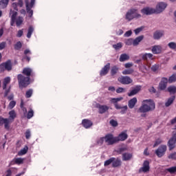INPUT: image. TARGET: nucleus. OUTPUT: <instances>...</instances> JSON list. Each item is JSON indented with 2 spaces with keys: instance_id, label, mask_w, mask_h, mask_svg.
Segmentation results:
<instances>
[{
  "instance_id": "1",
  "label": "nucleus",
  "mask_w": 176,
  "mask_h": 176,
  "mask_svg": "<svg viewBox=\"0 0 176 176\" xmlns=\"http://www.w3.org/2000/svg\"><path fill=\"white\" fill-rule=\"evenodd\" d=\"M32 72V69L30 67L24 68L23 74L26 75L27 77L23 76V74L18 75V81L20 87H27L30 85V76Z\"/></svg>"
},
{
  "instance_id": "2",
  "label": "nucleus",
  "mask_w": 176,
  "mask_h": 176,
  "mask_svg": "<svg viewBox=\"0 0 176 176\" xmlns=\"http://www.w3.org/2000/svg\"><path fill=\"white\" fill-rule=\"evenodd\" d=\"M155 109V102L153 100H144L142 102V105L138 110L139 113H146V112H149L151 111H153Z\"/></svg>"
},
{
  "instance_id": "3",
  "label": "nucleus",
  "mask_w": 176,
  "mask_h": 176,
  "mask_svg": "<svg viewBox=\"0 0 176 176\" xmlns=\"http://www.w3.org/2000/svg\"><path fill=\"white\" fill-rule=\"evenodd\" d=\"M10 16H11V25L13 26L14 23L16 24V27H20L23 24V17H17V12L11 10L10 12Z\"/></svg>"
},
{
  "instance_id": "4",
  "label": "nucleus",
  "mask_w": 176,
  "mask_h": 176,
  "mask_svg": "<svg viewBox=\"0 0 176 176\" xmlns=\"http://www.w3.org/2000/svg\"><path fill=\"white\" fill-rule=\"evenodd\" d=\"M140 18H141V14L138 12L137 9H134V8L129 10L125 15V19L126 20H128V21H131L133 19H140Z\"/></svg>"
},
{
  "instance_id": "5",
  "label": "nucleus",
  "mask_w": 176,
  "mask_h": 176,
  "mask_svg": "<svg viewBox=\"0 0 176 176\" xmlns=\"http://www.w3.org/2000/svg\"><path fill=\"white\" fill-rule=\"evenodd\" d=\"M25 5H26V12L28 13L29 17H32V15L34 14V11L31 10V8L35 5V0H25Z\"/></svg>"
},
{
  "instance_id": "6",
  "label": "nucleus",
  "mask_w": 176,
  "mask_h": 176,
  "mask_svg": "<svg viewBox=\"0 0 176 176\" xmlns=\"http://www.w3.org/2000/svg\"><path fill=\"white\" fill-rule=\"evenodd\" d=\"M167 151V146L162 144L159 146L158 149L155 150V155L157 157H163L166 155V151Z\"/></svg>"
},
{
  "instance_id": "7",
  "label": "nucleus",
  "mask_w": 176,
  "mask_h": 176,
  "mask_svg": "<svg viewBox=\"0 0 176 176\" xmlns=\"http://www.w3.org/2000/svg\"><path fill=\"white\" fill-rule=\"evenodd\" d=\"M104 142L107 145H113V144L118 142L116 140V137H113V135L109 134L104 136Z\"/></svg>"
},
{
  "instance_id": "8",
  "label": "nucleus",
  "mask_w": 176,
  "mask_h": 176,
  "mask_svg": "<svg viewBox=\"0 0 176 176\" xmlns=\"http://www.w3.org/2000/svg\"><path fill=\"white\" fill-rule=\"evenodd\" d=\"M118 80L120 83H122V85H130V83H133V79L129 76H121L118 78Z\"/></svg>"
},
{
  "instance_id": "9",
  "label": "nucleus",
  "mask_w": 176,
  "mask_h": 176,
  "mask_svg": "<svg viewBox=\"0 0 176 176\" xmlns=\"http://www.w3.org/2000/svg\"><path fill=\"white\" fill-rule=\"evenodd\" d=\"M141 13L146 16H149L153 14V13H156V10L151 7H145L141 10Z\"/></svg>"
},
{
  "instance_id": "10",
  "label": "nucleus",
  "mask_w": 176,
  "mask_h": 176,
  "mask_svg": "<svg viewBox=\"0 0 176 176\" xmlns=\"http://www.w3.org/2000/svg\"><path fill=\"white\" fill-rule=\"evenodd\" d=\"M166 8H167V3L160 2L157 4L155 10V13H162Z\"/></svg>"
},
{
  "instance_id": "11",
  "label": "nucleus",
  "mask_w": 176,
  "mask_h": 176,
  "mask_svg": "<svg viewBox=\"0 0 176 176\" xmlns=\"http://www.w3.org/2000/svg\"><path fill=\"white\" fill-rule=\"evenodd\" d=\"M164 36V30H158L153 32V38L155 39V41H159L161 38Z\"/></svg>"
},
{
  "instance_id": "12",
  "label": "nucleus",
  "mask_w": 176,
  "mask_h": 176,
  "mask_svg": "<svg viewBox=\"0 0 176 176\" xmlns=\"http://www.w3.org/2000/svg\"><path fill=\"white\" fill-rule=\"evenodd\" d=\"M168 83V79L167 78H162L159 83L158 88L160 90H166L167 89V84Z\"/></svg>"
},
{
  "instance_id": "13",
  "label": "nucleus",
  "mask_w": 176,
  "mask_h": 176,
  "mask_svg": "<svg viewBox=\"0 0 176 176\" xmlns=\"http://www.w3.org/2000/svg\"><path fill=\"white\" fill-rule=\"evenodd\" d=\"M175 142H176V135H174L168 142V146H169L170 151L175 148Z\"/></svg>"
},
{
  "instance_id": "14",
  "label": "nucleus",
  "mask_w": 176,
  "mask_h": 176,
  "mask_svg": "<svg viewBox=\"0 0 176 176\" xmlns=\"http://www.w3.org/2000/svg\"><path fill=\"white\" fill-rule=\"evenodd\" d=\"M140 173H148L149 171V162L144 161L143 166L139 170Z\"/></svg>"
},
{
  "instance_id": "15",
  "label": "nucleus",
  "mask_w": 176,
  "mask_h": 176,
  "mask_svg": "<svg viewBox=\"0 0 176 176\" xmlns=\"http://www.w3.org/2000/svg\"><path fill=\"white\" fill-rule=\"evenodd\" d=\"M96 107L99 109V113H105V112L109 109V107L100 104H96Z\"/></svg>"
},
{
  "instance_id": "16",
  "label": "nucleus",
  "mask_w": 176,
  "mask_h": 176,
  "mask_svg": "<svg viewBox=\"0 0 176 176\" xmlns=\"http://www.w3.org/2000/svg\"><path fill=\"white\" fill-rule=\"evenodd\" d=\"M0 68H4L6 71L12 70V62H10V60H8L7 62L2 63L0 65Z\"/></svg>"
},
{
  "instance_id": "17",
  "label": "nucleus",
  "mask_w": 176,
  "mask_h": 176,
  "mask_svg": "<svg viewBox=\"0 0 176 176\" xmlns=\"http://www.w3.org/2000/svg\"><path fill=\"white\" fill-rule=\"evenodd\" d=\"M142 39H144V36H140L134 40H133V38H129L128 42L129 43H131L133 42V45H138V43H140V42H141Z\"/></svg>"
},
{
  "instance_id": "18",
  "label": "nucleus",
  "mask_w": 176,
  "mask_h": 176,
  "mask_svg": "<svg viewBox=\"0 0 176 176\" xmlns=\"http://www.w3.org/2000/svg\"><path fill=\"white\" fill-rule=\"evenodd\" d=\"M111 67V65L109 63L107 64L100 71V76H105L108 72L109 71V68Z\"/></svg>"
},
{
  "instance_id": "19",
  "label": "nucleus",
  "mask_w": 176,
  "mask_h": 176,
  "mask_svg": "<svg viewBox=\"0 0 176 176\" xmlns=\"http://www.w3.org/2000/svg\"><path fill=\"white\" fill-rule=\"evenodd\" d=\"M140 90H141V86L140 85L136 86L133 89H132L130 93L128 94L129 97H131L133 96H135V94L139 93Z\"/></svg>"
},
{
  "instance_id": "20",
  "label": "nucleus",
  "mask_w": 176,
  "mask_h": 176,
  "mask_svg": "<svg viewBox=\"0 0 176 176\" xmlns=\"http://www.w3.org/2000/svg\"><path fill=\"white\" fill-rule=\"evenodd\" d=\"M127 133L125 132L121 133L118 137H116L117 142H119V141H125V140H127Z\"/></svg>"
},
{
  "instance_id": "21",
  "label": "nucleus",
  "mask_w": 176,
  "mask_h": 176,
  "mask_svg": "<svg viewBox=\"0 0 176 176\" xmlns=\"http://www.w3.org/2000/svg\"><path fill=\"white\" fill-rule=\"evenodd\" d=\"M151 50L153 54H160V53H162V47L160 45H154Z\"/></svg>"
},
{
  "instance_id": "22",
  "label": "nucleus",
  "mask_w": 176,
  "mask_h": 176,
  "mask_svg": "<svg viewBox=\"0 0 176 176\" xmlns=\"http://www.w3.org/2000/svg\"><path fill=\"white\" fill-rule=\"evenodd\" d=\"M82 123L85 129H90L93 126V122L89 120H83Z\"/></svg>"
},
{
  "instance_id": "23",
  "label": "nucleus",
  "mask_w": 176,
  "mask_h": 176,
  "mask_svg": "<svg viewBox=\"0 0 176 176\" xmlns=\"http://www.w3.org/2000/svg\"><path fill=\"white\" fill-rule=\"evenodd\" d=\"M135 104H137V98H133L128 102V107L131 109H133L134 107H135Z\"/></svg>"
},
{
  "instance_id": "24",
  "label": "nucleus",
  "mask_w": 176,
  "mask_h": 176,
  "mask_svg": "<svg viewBox=\"0 0 176 176\" xmlns=\"http://www.w3.org/2000/svg\"><path fill=\"white\" fill-rule=\"evenodd\" d=\"M123 100V97L119 98H113L110 99L111 104H113L114 106L118 104V102H120Z\"/></svg>"
},
{
  "instance_id": "25",
  "label": "nucleus",
  "mask_w": 176,
  "mask_h": 176,
  "mask_svg": "<svg viewBox=\"0 0 176 176\" xmlns=\"http://www.w3.org/2000/svg\"><path fill=\"white\" fill-rule=\"evenodd\" d=\"M129 59H130V56L129 55H127V54H122L120 55V61L121 63L127 61V60H129Z\"/></svg>"
},
{
  "instance_id": "26",
  "label": "nucleus",
  "mask_w": 176,
  "mask_h": 176,
  "mask_svg": "<svg viewBox=\"0 0 176 176\" xmlns=\"http://www.w3.org/2000/svg\"><path fill=\"white\" fill-rule=\"evenodd\" d=\"M143 60H153V54H144L142 55Z\"/></svg>"
},
{
  "instance_id": "27",
  "label": "nucleus",
  "mask_w": 176,
  "mask_h": 176,
  "mask_svg": "<svg viewBox=\"0 0 176 176\" xmlns=\"http://www.w3.org/2000/svg\"><path fill=\"white\" fill-rule=\"evenodd\" d=\"M8 3L9 0H1L0 1V9H5V8H7Z\"/></svg>"
},
{
  "instance_id": "28",
  "label": "nucleus",
  "mask_w": 176,
  "mask_h": 176,
  "mask_svg": "<svg viewBox=\"0 0 176 176\" xmlns=\"http://www.w3.org/2000/svg\"><path fill=\"white\" fill-rule=\"evenodd\" d=\"M133 157V155L131 153H125L122 154V160L127 161L130 160Z\"/></svg>"
},
{
  "instance_id": "29",
  "label": "nucleus",
  "mask_w": 176,
  "mask_h": 176,
  "mask_svg": "<svg viewBox=\"0 0 176 176\" xmlns=\"http://www.w3.org/2000/svg\"><path fill=\"white\" fill-rule=\"evenodd\" d=\"M122 164V161L119 159H115L113 158L112 166L113 167H119Z\"/></svg>"
},
{
  "instance_id": "30",
  "label": "nucleus",
  "mask_w": 176,
  "mask_h": 176,
  "mask_svg": "<svg viewBox=\"0 0 176 176\" xmlns=\"http://www.w3.org/2000/svg\"><path fill=\"white\" fill-rule=\"evenodd\" d=\"M10 83V77H6L4 78L3 82V89L5 90L6 89V86Z\"/></svg>"
},
{
  "instance_id": "31",
  "label": "nucleus",
  "mask_w": 176,
  "mask_h": 176,
  "mask_svg": "<svg viewBox=\"0 0 176 176\" xmlns=\"http://www.w3.org/2000/svg\"><path fill=\"white\" fill-rule=\"evenodd\" d=\"M12 121H11L9 118H6V120L4 121V127L6 129V130H9L10 129V124L12 123Z\"/></svg>"
},
{
  "instance_id": "32",
  "label": "nucleus",
  "mask_w": 176,
  "mask_h": 176,
  "mask_svg": "<svg viewBox=\"0 0 176 176\" xmlns=\"http://www.w3.org/2000/svg\"><path fill=\"white\" fill-rule=\"evenodd\" d=\"M167 91L170 94H175L176 93V87L175 86H169L167 89Z\"/></svg>"
},
{
  "instance_id": "33",
  "label": "nucleus",
  "mask_w": 176,
  "mask_h": 176,
  "mask_svg": "<svg viewBox=\"0 0 176 176\" xmlns=\"http://www.w3.org/2000/svg\"><path fill=\"white\" fill-rule=\"evenodd\" d=\"M174 100H175V96L168 98L167 102L165 103L166 107H170V105L174 102Z\"/></svg>"
},
{
  "instance_id": "34",
  "label": "nucleus",
  "mask_w": 176,
  "mask_h": 176,
  "mask_svg": "<svg viewBox=\"0 0 176 176\" xmlns=\"http://www.w3.org/2000/svg\"><path fill=\"white\" fill-rule=\"evenodd\" d=\"M9 115H10L9 120L11 122H13V120H14V118H16V112L14 110H12L11 111L9 112Z\"/></svg>"
},
{
  "instance_id": "35",
  "label": "nucleus",
  "mask_w": 176,
  "mask_h": 176,
  "mask_svg": "<svg viewBox=\"0 0 176 176\" xmlns=\"http://www.w3.org/2000/svg\"><path fill=\"white\" fill-rule=\"evenodd\" d=\"M27 152H28V146H25L23 149H21L18 155L19 156H23V155H25V153H27Z\"/></svg>"
},
{
  "instance_id": "36",
  "label": "nucleus",
  "mask_w": 176,
  "mask_h": 176,
  "mask_svg": "<svg viewBox=\"0 0 176 176\" xmlns=\"http://www.w3.org/2000/svg\"><path fill=\"white\" fill-rule=\"evenodd\" d=\"M134 72V69H126L122 72L123 75H131Z\"/></svg>"
},
{
  "instance_id": "37",
  "label": "nucleus",
  "mask_w": 176,
  "mask_h": 176,
  "mask_svg": "<svg viewBox=\"0 0 176 176\" xmlns=\"http://www.w3.org/2000/svg\"><path fill=\"white\" fill-rule=\"evenodd\" d=\"M32 32H34V28L32 26H30L28 30L27 38H31V35H32Z\"/></svg>"
},
{
  "instance_id": "38",
  "label": "nucleus",
  "mask_w": 176,
  "mask_h": 176,
  "mask_svg": "<svg viewBox=\"0 0 176 176\" xmlns=\"http://www.w3.org/2000/svg\"><path fill=\"white\" fill-rule=\"evenodd\" d=\"M13 162L15 163V164H23V162H24V159L15 158L13 160Z\"/></svg>"
},
{
  "instance_id": "39",
  "label": "nucleus",
  "mask_w": 176,
  "mask_h": 176,
  "mask_svg": "<svg viewBox=\"0 0 176 176\" xmlns=\"http://www.w3.org/2000/svg\"><path fill=\"white\" fill-rule=\"evenodd\" d=\"M104 141H105V137L98 138L96 140V142L98 145H102V144H104Z\"/></svg>"
},
{
  "instance_id": "40",
  "label": "nucleus",
  "mask_w": 176,
  "mask_h": 176,
  "mask_svg": "<svg viewBox=\"0 0 176 176\" xmlns=\"http://www.w3.org/2000/svg\"><path fill=\"white\" fill-rule=\"evenodd\" d=\"M175 80H176V74L172 75V76L169 78V79L168 80V82L169 83H173V82H175Z\"/></svg>"
},
{
  "instance_id": "41",
  "label": "nucleus",
  "mask_w": 176,
  "mask_h": 176,
  "mask_svg": "<svg viewBox=\"0 0 176 176\" xmlns=\"http://www.w3.org/2000/svg\"><path fill=\"white\" fill-rule=\"evenodd\" d=\"M127 105L123 106L122 107L120 108L121 111H120V113L122 115H124V113H126V112H127Z\"/></svg>"
},
{
  "instance_id": "42",
  "label": "nucleus",
  "mask_w": 176,
  "mask_h": 176,
  "mask_svg": "<svg viewBox=\"0 0 176 176\" xmlns=\"http://www.w3.org/2000/svg\"><path fill=\"white\" fill-rule=\"evenodd\" d=\"M113 157H111L104 162V166H109V164L113 163Z\"/></svg>"
},
{
  "instance_id": "43",
  "label": "nucleus",
  "mask_w": 176,
  "mask_h": 176,
  "mask_svg": "<svg viewBox=\"0 0 176 176\" xmlns=\"http://www.w3.org/2000/svg\"><path fill=\"white\" fill-rule=\"evenodd\" d=\"M14 107H16V101L12 100L8 105V108L10 109H12V108H14Z\"/></svg>"
},
{
  "instance_id": "44",
  "label": "nucleus",
  "mask_w": 176,
  "mask_h": 176,
  "mask_svg": "<svg viewBox=\"0 0 176 176\" xmlns=\"http://www.w3.org/2000/svg\"><path fill=\"white\" fill-rule=\"evenodd\" d=\"M168 157L172 160H176V152L170 153Z\"/></svg>"
},
{
  "instance_id": "45",
  "label": "nucleus",
  "mask_w": 176,
  "mask_h": 176,
  "mask_svg": "<svg viewBox=\"0 0 176 176\" xmlns=\"http://www.w3.org/2000/svg\"><path fill=\"white\" fill-rule=\"evenodd\" d=\"M144 26H142L140 28H138L137 29H135L134 30V32L136 35H138V34H140V32H141V31H142V30H144Z\"/></svg>"
},
{
  "instance_id": "46",
  "label": "nucleus",
  "mask_w": 176,
  "mask_h": 176,
  "mask_svg": "<svg viewBox=\"0 0 176 176\" xmlns=\"http://www.w3.org/2000/svg\"><path fill=\"white\" fill-rule=\"evenodd\" d=\"M131 35H133V31H131V30H128V31H126V32L124 33V36L125 38H129V37H130Z\"/></svg>"
},
{
  "instance_id": "47",
  "label": "nucleus",
  "mask_w": 176,
  "mask_h": 176,
  "mask_svg": "<svg viewBox=\"0 0 176 176\" xmlns=\"http://www.w3.org/2000/svg\"><path fill=\"white\" fill-rule=\"evenodd\" d=\"M32 116H34V111L32 109H30L28 113L27 118L28 119H31Z\"/></svg>"
},
{
  "instance_id": "48",
  "label": "nucleus",
  "mask_w": 176,
  "mask_h": 176,
  "mask_svg": "<svg viewBox=\"0 0 176 176\" xmlns=\"http://www.w3.org/2000/svg\"><path fill=\"white\" fill-rule=\"evenodd\" d=\"M167 170L169 173H170V174H174V173H176V166H173Z\"/></svg>"
},
{
  "instance_id": "49",
  "label": "nucleus",
  "mask_w": 176,
  "mask_h": 176,
  "mask_svg": "<svg viewBox=\"0 0 176 176\" xmlns=\"http://www.w3.org/2000/svg\"><path fill=\"white\" fill-rule=\"evenodd\" d=\"M126 89L123 87H119L116 89V93L120 94V93H125Z\"/></svg>"
},
{
  "instance_id": "50",
  "label": "nucleus",
  "mask_w": 176,
  "mask_h": 176,
  "mask_svg": "<svg viewBox=\"0 0 176 176\" xmlns=\"http://www.w3.org/2000/svg\"><path fill=\"white\" fill-rule=\"evenodd\" d=\"M162 142H163V140H162V139H157L153 145V148H155V146H157V145H160Z\"/></svg>"
},
{
  "instance_id": "51",
  "label": "nucleus",
  "mask_w": 176,
  "mask_h": 176,
  "mask_svg": "<svg viewBox=\"0 0 176 176\" xmlns=\"http://www.w3.org/2000/svg\"><path fill=\"white\" fill-rule=\"evenodd\" d=\"M23 34H24V30H20L18 31L17 34H16V36L18 38H21V36H23Z\"/></svg>"
},
{
  "instance_id": "52",
  "label": "nucleus",
  "mask_w": 176,
  "mask_h": 176,
  "mask_svg": "<svg viewBox=\"0 0 176 176\" xmlns=\"http://www.w3.org/2000/svg\"><path fill=\"white\" fill-rule=\"evenodd\" d=\"M118 67H113L111 69V75H112V76L116 75V74L118 73Z\"/></svg>"
},
{
  "instance_id": "53",
  "label": "nucleus",
  "mask_w": 176,
  "mask_h": 176,
  "mask_svg": "<svg viewBox=\"0 0 176 176\" xmlns=\"http://www.w3.org/2000/svg\"><path fill=\"white\" fill-rule=\"evenodd\" d=\"M26 98H30L32 96V89H30L26 91Z\"/></svg>"
},
{
  "instance_id": "54",
  "label": "nucleus",
  "mask_w": 176,
  "mask_h": 176,
  "mask_svg": "<svg viewBox=\"0 0 176 176\" xmlns=\"http://www.w3.org/2000/svg\"><path fill=\"white\" fill-rule=\"evenodd\" d=\"M30 137H31V131H30V129H28L25 132V138L27 140H29Z\"/></svg>"
},
{
  "instance_id": "55",
  "label": "nucleus",
  "mask_w": 176,
  "mask_h": 176,
  "mask_svg": "<svg viewBox=\"0 0 176 176\" xmlns=\"http://www.w3.org/2000/svg\"><path fill=\"white\" fill-rule=\"evenodd\" d=\"M110 124H111L113 127H116V126H118V122L114 120H111L110 121Z\"/></svg>"
},
{
  "instance_id": "56",
  "label": "nucleus",
  "mask_w": 176,
  "mask_h": 176,
  "mask_svg": "<svg viewBox=\"0 0 176 176\" xmlns=\"http://www.w3.org/2000/svg\"><path fill=\"white\" fill-rule=\"evenodd\" d=\"M113 47L115 50H120L122 49V45H113Z\"/></svg>"
},
{
  "instance_id": "57",
  "label": "nucleus",
  "mask_w": 176,
  "mask_h": 176,
  "mask_svg": "<svg viewBox=\"0 0 176 176\" xmlns=\"http://www.w3.org/2000/svg\"><path fill=\"white\" fill-rule=\"evenodd\" d=\"M151 69L152 71H153L154 72H155V71H157V69H159V65H154L151 67Z\"/></svg>"
},
{
  "instance_id": "58",
  "label": "nucleus",
  "mask_w": 176,
  "mask_h": 176,
  "mask_svg": "<svg viewBox=\"0 0 176 176\" xmlns=\"http://www.w3.org/2000/svg\"><path fill=\"white\" fill-rule=\"evenodd\" d=\"M6 120V118L0 117V126H3Z\"/></svg>"
},
{
  "instance_id": "59",
  "label": "nucleus",
  "mask_w": 176,
  "mask_h": 176,
  "mask_svg": "<svg viewBox=\"0 0 176 176\" xmlns=\"http://www.w3.org/2000/svg\"><path fill=\"white\" fill-rule=\"evenodd\" d=\"M125 68H131L133 67V63H128L124 65Z\"/></svg>"
},
{
  "instance_id": "60",
  "label": "nucleus",
  "mask_w": 176,
  "mask_h": 176,
  "mask_svg": "<svg viewBox=\"0 0 176 176\" xmlns=\"http://www.w3.org/2000/svg\"><path fill=\"white\" fill-rule=\"evenodd\" d=\"M148 91H150V93H153V94L156 93V89H155V87H150Z\"/></svg>"
},
{
  "instance_id": "61",
  "label": "nucleus",
  "mask_w": 176,
  "mask_h": 176,
  "mask_svg": "<svg viewBox=\"0 0 176 176\" xmlns=\"http://www.w3.org/2000/svg\"><path fill=\"white\" fill-rule=\"evenodd\" d=\"M12 6L13 9H14V10H19V9H17V6H18L17 3H12Z\"/></svg>"
},
{
  "instance_id": "62",
  "label": "nucleus",
  "mask_w": 176,
  "mask_h": 176,
  "mask_svg": "<svg viewBox=\"0 0 176 176\" xmlns=\"http://www.w3.org/2000/svg\"><path fill=\"white\" fill-rule=\"evenodd\" d=\"M16 5L21 8L23 6V0H19L18 3Z\"/></svg>"
},
{
  "instance_id": "63",
  "label": "nucleus",
  "mask_w": 176,
  "mask_h": 176,
  "mask_svg": "<svg viewBox=\"0 0 176 176\" xmlns=\"http://www.w3.org/2000/svg\"><path fill=\"white\" fill-rule=\"evenodd\" d=\"M168 47L170 49H173V50H176V45H169Z\"/></svg>"
},
{
  "instance_id": "64",
  "label": "nucleus",
  "mask_w": 176,
  "mask_h": 176,
  "mask_svg": "<svg viewBox=\"0 0 176 176\" xmlns=\"http://www.w3.org/2000/svg\"><path fill=\"white\" fill-rule=\"evenodd\" d=\"M108 90L109 91H115L116 89L115 87H109Z\"/></svg>"
}]
</instances>
